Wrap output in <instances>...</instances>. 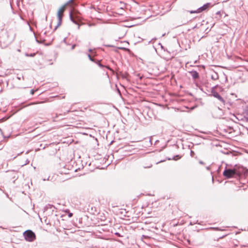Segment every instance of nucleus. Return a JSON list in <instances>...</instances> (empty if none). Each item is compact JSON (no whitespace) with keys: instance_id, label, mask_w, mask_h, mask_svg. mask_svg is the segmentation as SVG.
<instances>
[{"instance_id":"f257e3e1","label":"nucleus","mask_w":248,"mask_h":248,"mask_svg":"<svg viewBox=\"0 0 248 248\" xmlns=\"http://www.w3.org/2000/svg\"><path fill=\"white\" fill-rule=\"evenodd\" d=\"M248 170L244 168L243 167L238 168V170L236 169H225L223 171V175L227 178H230L233 177L235 175H239L240 176L244 175V176L247 175Z\"/></svg>"},{"instance_id":"f03ea898","label":"nucleus","mask_w":248,"mask_h":248,"mask_svg":"<svg viewBox=\"0 0 248 248\" xmlns=\"http://www.w3.org/2000/svg\"><path fill=\"white\" fill-rule=\"evenodd\" d=\"M72 1H73V0H69V1L67 3H66L65 5H63L59 9L58 13H57V17L58 18V22L57 26L55 27V28L54 29V30H56L58 28V27H59L61 25L62 22V18L63 16V12L65 9V7L67 5V4H68L69 3L72 2Z\"/></svg>"},{"instance_id":"7ed1b4c3","label":"nucleus","mask_w":248,"mask_h":248,"mask_svg":"<svg viewBox=\"0 0 248 248\" xmlns=\"http://www.w3.org/2000/svg\"><path fill=\"white\" fill-rule=\"evenodd\" d=\"M23 236L25 239L30 242L34 241L36 239V235L31 230H28L23 232Z\"/></svg>"},{"instance_id":"20e7f679","label":"nucleus","mask_w":248,"mask_h":248,"mask_svg":"<svg viewBox=\"0 0 248 248\" xmlns=\"http://www.w3.org/2000/svg\"><path fill=\"white\" fill-rule=\"evenodd\" d=\"M211 6L210 3H207L205 4H204L202 6L198 8L196 11H191L190 13L191 14L192 13H201L205 10H206L207 8H208Z\"/></svg>"},{"instance_id":"39448f33","label":"nucleus","mask_w":248,"mask_h":248,"mask_svg":"<svg viewBox=\"0 0 248 248\" xmlns=\"http://www.w3.org/2000/svg\"><path fill=\"white\" fill-rule=\"evenodd\" d=\"M212 95L215 98H217L219 101H220L223 104H225V101L224 99L217 93L215 90H212L211 91Z\"/></svg>"},{"instance_id":"423d86ee","label":"nucleus","mask_w":248,"mask_h":248,"mask_svg":"<svg viewBox=\"0 0 248 248\" xmlns=\"http://www.w3.org/2000/svg\"><path fill=\"white\" fill-rule=\"evenodd\" d=\"M192 78L194 79H197L199 77V73L196 71H191L189 72Z\"/></svg>"},{"instance_id":"0eeeda50","label":"nucleus","mask_w":248,"mask_h":248,"mask_svg":"<svg viewBox=\"0 0 248 248\" xmlns=\"http://www.w3.org/2000/svg\"><path fill=\"white\" fill-rule=\"evenodd\" d=\"M70 18L71 20L75 24H78L77 21L74 19L72 12L70 13Z\"/></svg>"},{"instance_id":"6e6552de","label":"nucleus","mask_w":248,"mask_h":248,"mask_svg":"<svg viewBox=\"0 0 248 248\" xmlns=\"http://www.w3.org/2000/svg\"><path fill=\"white\" fill-rule=\"evenodd\" d=\"M96 63H97L98 64V65L101 67V68H103L104 67V66L100 62V61H98V60H97V61H95V62Z\"/></svg>"},{"instance_id":"1a4fd4ad","label":"nucleus","mask_w":248,"mask_h":248,"mask_svg":"<svg viewBox=\"0 0 248 248\" xmlns=\"http://www.w3.org/2000/svg\"><path fill=\"white\" fill-rule=\"evenodd\" d=\"M212 78L214 80H216L218 78V75L217 73L215 74V75L212 76Z\"/></svg>"},{"instance_id":"9d476101","label":"nucleus","mask_w":248,"mask_h":248,"mask_svg":"<svg viewBox=\"0 0 248 248\" xmlns=\"http://www.w3.org/2000/svg\"><path fill=\"white\" fill-rule=\"evenodd\" d=\"M88 57L90 61H91L92 62H95V60L93 59L90 54H88Z\"/></svg>"},{"instance_id":"9b49d317","label":"nucleus","mask_w":248,"mask_h":248,"mask_svg":"<svg viewBox=\"0 0 248 248\" xmlns=\"http://www.w3.org/2000/svg\"><path fill=\"white\" fill-rule=\"evenodd\" d=\"M181 158V156H180L179 155H177L176 156H174L173 157V160H177L178 159H180Z\"/></svg>"},{"instance_id":"f8f14e48","label":"nucleus","mask_w":248,"mask_h":248,"mask_svg":"<svg viewBox=\"0 0 248 248\" xmlns=\"http://www.w3.org/2000/svg\"><path fill=\"white\" fill-rule=\"evenodd\" d=\"M35 91L33 90H31L30 91V93L31 95H33Z\"/></svg>"},{"instance_id":"ddd939ff","label":"nucleus","mask_w":248,"mask_h":248,"mask_svg":"<svg viewBox=\"0 0 248 248\" xmlns=\"http://www.w3.org/2000/svg\"><path fill=\"white\" fill-rule=\"evenodd\" d=\"M34 55H35V54H34V53H33V54H30V56L33 57V56H34ZM26 56H29V55H28V54H26Z\"/></svg>"},{"instance_id":"4468645a","label":"nucleus","mask_w":248,"mask_h":248,"mask_svg":"<svg viewBox=\"0 0 248 248\" xmlns=\"http://www.w3.org/2000/svg\"><path fill=\"white\" fill-rule=\"evenodd\" d=\"M72 216H73V214H72V213H69V214H68V217H72Z\"/></svg>"},{"instance_id":"2eb2a0df","label":"nucleus","mask_w":248,"mask_h":248,"mask_svg":"<svg viewBox=\"0 0 248 248\" xmlns=\"http://www.w3.org/2000/svg\"><path fill=\"white\" fill-rule=\"evenodd\" d=\"M76 46V45L75 44L73 45L72 46L71 49H72V50L74 49L75 48V47Z\"/></svg>"},{"instance_id":"dca6fc26","label":"nucleus","mask_w":248,"mask_h":248,"mask_svg":"<svg viewBox=\"0 0 248 248\" xmlns=\"http://www.w3.org/2000/svg\"><path fill=\"white\" fill-rule=\"evenodd\" d=\"M115 234L116 235L118 236H121V235H120V233H118V232H116Z\"/></svg>"},{"instance_id":"f3484780","label":"nucleus","mask_w":248,"mask_h":248,"mask_svg":"<svg viewBox=\"0 0 248 248\" xmlns=\"http://www.w3.org/2000/svg\"><path fill=\"white\" fill-rule=\"evenodd\" d=\"M214 229L215 230H220L218 228H214Z\"/></svg>"},{"instance_id":"a211bd4d","label":"nucleus","mask_w":248,"mask_h":248,"mask_svg":"<svg viewBox=\"0 0 248 248\" xmlns=\"http://www.w3.org/2000/svg\"><path fill=\"white\" fill-rule=\"evenodd\" d=\"M199 163L201 164H203L204 163L202 161H199Z\"/></svg>"},{"instance_id":"6ab92c4d","label":"nucleus","mask_w":248,"mask_h":248,"mask_svg":"<svg viewBox=\"0 0 248 248\" xmlns=\"http://www.w3.org/2000/svg\"><path fill=\"white\" fill-rule=\"evenodd\" d=\"M206 169L207 170H209L210 169V167L209 166L206 167Z\"/></svg>"},{"instance_id":"aec40b11","label":"nucleus","mask_w":248,"mask_h":248,"mask_svg":"<svg viewBox=\"0 0 248 248\" xmlns=\"http://www.w3.org/2000/svg\"><path fill=\"white\" fill-rule=\"evenodd\" d=\"M185 24V23H183L181 24L178 25V26H181L182 25H183V24Z\"/></svg>"},{"instance_id":"412c9836","label":"nucleus","mask_w":248,"mask_h":248,"mask_svg":"<svg viewBox=\"0 0 248 248\" xmlns=\"http://www.w3.org/2000/svg\"><path fill=\"white\" fill-rule=\"evenodd\" d=\"M89 51L91 52L92 51V50L91 49H89Z\"/></svg>"},{"instance_id":"4be33fe9","label":"nucleus","mask_w":248,"mask_h":248,"mask_svg":"<svg viewBox=\"0 0 248 248\" xmlns=\"http://www.w3.org/2000/svg\"><path fill=\"white\" fill-rule=\"evenodd\" d=\"M9 136H8L7 137H5V136H3V138H9Z\"/></svg>"},{"instance_id":"5701e85b","label":"nucleus","mask_w":248,"mask_h":248,"mask_svg":"<svg viewBox=\"0 0 248 248\" xmlns=\"http://www.w3.org/2000/svg\"><path fill=\"white\" fill-rule=\"evenodd\" d=\"M36 41L37 42L39 43V42L38 41V40L37 39H36Z\"/></svg>"},{"instance_id":"b1692460","label":"nucleus","mask_w":248,"mask_h":248,"mask_svg":"<svg viewBox=\"0 0 248 248\" xmlns=\"http://www.w3.org/2000/svg\"><path fill=\"white\" fill-rule=\"evenodd\" d=\"M0 131L1 132V134H2V130L0 128Z\"/></svg>"},{"instance_id":"393cba45","label":"nucleus","mask_w":248,"mask_h":248,"mask_svg":"<svg viewBox=\"0 0 248 248\" xmlns=\"http://www.w3.org/2000/svg\"><path fill=\"white\" fill-rule=\"evenodd\" d=\"M79 29V25L78 24V29Z\"/></svg>"},{"instance_id":"a878e982","label":"nucleus","mask_w":248,"mask_h":248,"mask_svg":"<svg viewBox=\"0 0 248 248\" xmlns=\"http://www.w3.org/2000/svg\"><path fill=\"white\" fill-rule=\"evenodd\" d=\"M21 154H22V152H20V153L18 154V155H21Z\"/></svg>"},{"instance_id":"bb28decb","label":"nucleus","mask_w":248,"mask_h":248,"mask_svg":"<svg viewBox=\"0 0 248 248\" xmlns=\"http://www.w3.org/2000/svg\"><path fill=\"white\" fill-rule=\"evenodd\" d=\"M21 154H22V152H20V153L18 154V155H21Z\"/></svg>"},{"instance_id":"cd10ccee","label":"nucleus","mask_w":248,"mask_h":248,"mask_svg":"<svg viewBox=\"0 0 248 248\" xmlns=\"http://www.w3.org/2000/svg\"><path fill=\"white\" fill-rule=\"evenodd\" d=\"M21 154H22V152H20V153L18 154V155H21Z\"/></svg>"},{"instance_id":"c85d7f7f","label":"nucleus","mask_w":248,"mask_h":248,"mask_svg":"<svg viewBox=\"0 0 248 248\" xmlns=\"http://www.w3.org/2000/svg\"><path fill=\"white\" fill-rule=\"evenodd\" d=\"M212 181L213 182L214 181V178H213V177H212Z\"/></svg>"},{"instance_id":"c756f323","label":"nucleus","mask_w":248,"mask_h":248,"mask_svg":"<svg viewBox=\"0 0 248 248\" xmlns=\"http://www.w3.org/2000/svg\"><path fill=\"white\" fill-rule=\"evenodd\" d=\"M18 51L20 52V49H18Z\"/></svg>"}]
</instances>
